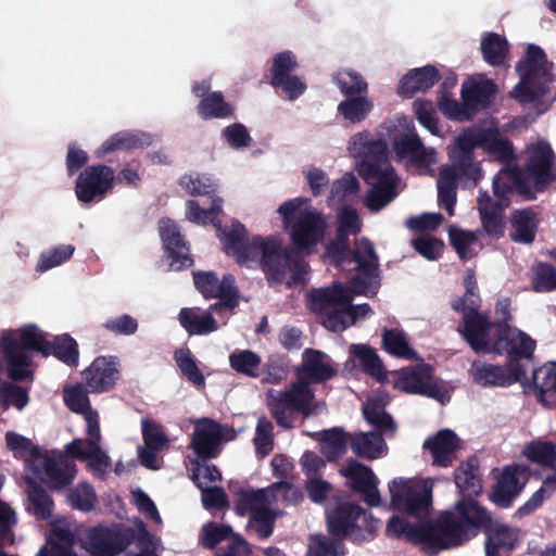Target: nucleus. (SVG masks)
Instances as JSON below:
<instances>
[{
    "label": "nucleus",
    "instance_id": "obj_1",
    "mask_svg": "<svg viewBox=\"0 0 556 556\" xmlns=\"http://www.w3.org/2000/svg\"><path fill=\"white\" fill-rule=\"evenodd\" d=\"M478 147L505 165L493 179L496 200H492L486 192H480L478 198L484 230L500 236L504 230L502 212L508 206L514 191L534 198L533 190L543 191L549 182H556V173H553L554 153L544 140L531 143L527 150V170L520 174L511 166L515 155L510 143L496 129L481 126L464 129L448 147L451 165L441 168L437 182L439 200L450 215H453L456 203V182L472 186L482 177L481 166L473 157V149Z\"/></svg>",
    "mask_w": 556,
    "mask_h": 556
},
{
    "label": "nucleus",
    "instance_id": "obj_2",
    "mask_svg": "<svg viewBox=\"0 0 556 556\" xmlns=\"http://www.w3.org/2000/svg\"><path fill=\"white\" fill-rule=\"evenodd\" d=\"M223 198L217 195L211 197L208 208L191 199L186 202L185 217L200 226L213 225L226 254L248 268L261 265L269 281L291 286L306 280L307 263L285 248L280 236H253L247 239V228L237 219L222 230L219 216L223 214Z\"/></svg>",
    "mask_w": 556,
    "mask_h": 556
},
{
    "label": "nucleus",
    "instance_id": "obj_3",
    "mask_svg": "<svg viewBox=\"0 0 556 556\" xmlns=\"http://www.w3.org/2000/svg\"><path fill=\"white\" fill-rule=\"evenodd\" d=\"M163 544L144 522L135 518L134 527L96 526L73 528L67 518L51 521L47 544L37 556H161Z\"/></svg>",
    "mask_w": 556,
    "mask_h": 556
},
{
    "label": "nucleus",
    "instance_id": "obj_4",
    "mask_svg": "<svg viewBox=\"0 0 556 556\" xmlns=\"http://www.w3.org/2000/svg\"><path fill=\"white\" fill-rule=\"evenodd\" d=\"M355 275L350 287L340 282L311 291L307 295L309 308L319 314L323 325L336 332L344 331L357 320L372 314L368 304L352 305L353 295L375 294L378 287V257L370 242L362 241L353 260Z\"/></svg>",
    "mask_w": 556,
    "mask_h": 556
},
{
    "label": "nucleus",
    "instance_id": "obj_5",
    "mask_svg": "<svg viewBox=\"0 0 556 556\" xmlns=\"http://www.w3.org/2000/svg\"><path fill=\"white\" fill-rule=\"evenodd\" d=\"M491 514L471 497L458 501L454 509L444 513L435 523L410 526L399 516L392 517L387 532L404 536L414 543H422L434 548L458 546L476 536L480 528H486L492 521Z\"/></svg>",
    "mask_w": 556,
    "mask_h": 556
},
{
    "label": "nucleus",
    "instance_id": "obj_6",
    "mask_svg": "<svg viewBox=\"0 0 556 556\" xmlns=\"http://www.w3.org/2000/svg\"><path fill=\"white\" fill-rule=\"evenodd\" d=\"M348 151L354 159L359 176L371 187L364 198V205L377 213L392 202L403 189L400 178L388 161V147L363 130L352 135Z\"/></svg>",
    "mask_w": 556,
    "mask_h": 556
},
{
    "label": "nucleus",
    "instance_id": "obj_7",
    "mask_svg": "<svg viewBox=\"0 0 556 556\" xmlns=\"http://www.w3.org/2000/svg\"><path fill=\"white\" fill-rule=\"evenodd\" d=\"M299 381L289 390H269L267 405L277 424L283 428L292 426V416L295 410L308 415L313 402V391L308 382H324L337 375L333 361L326 353L306 349L302 354V363L296 368Z\"/></svg>",
    "mask_w": 556,
    "mask_h": 556
},
{
    "label": "nucleus",
    "instance_id": "obj_8",
    "mask_svg": "<svg viewBox=\"0 0 556 556\" xmlns=\"http://www.w3.org/2000/svg\"><path fill=\"white\" fill-rule=\"evenodd\" d=\"M5 442L16 458L24 459L26 481L41 480L50 489L61 490L74 480L76 465L63 453L37 447L28 438L13 431L7 432Z\"/></svg>",
    "mask_w": 556,
    "mask_h": 556
},
{
    "label": "nucleus",
    "instance_id": "obj_9",
    "mask_svg": "<svg viewBox=\"0 0 556 556\" xmlns=\"http://www.w3.org/2000/svg\"><path fill=\"white\" fill-rule=\"evenodd\" d=\"M291 244L298 253L311 255L325 242L330 229V216L312 204L307 197H294L276 210Z\"/></svg>",
    "mask_w": 556,
    "mask_h": 556
},
{
    "label": "nucleus",
    "instance_id": "obj_10",
    "mask_svg": "<svg viewBox=\"0 0 556 556\" xmlns=\"http://www.w3.org/2000/svg\"><path fill=\"white\" fill-rule=\"evenodd\" d=\"M302 497L299 486L279 482L266 489L241 491L236 510L240 515L250 514V529L261 538H268L273 533L275 519L281 513L280 506L296 504Z\"/></svg>",
    "mask_w": 556,
    "mask_h": 556
},
{
    "label": "nucleus",
    "instance_id": "obj_11",
    "mask_svg": "<svg viewBox=\"0 0 556 556\" xmlns=\"http://www.w3.org/2000/svg\"><path fill=\"white\" fill-rule=\"evenodd\" d=\"M30 350L45 356L51 354L48 334L36 324H24L0 332V354L11 378L24 380L31 375L33 355Z\"/></svg>",
    "mask_w": 556,
    "mask_h": 556
},
{
    "label": "nucleus",
    "instance_id": "obj_12",
    "mask_svg": "<svg viewBox=\"0 0 556 556\" xmlns=\"http://www.w3.org/2000/svg\"><path fill=\"white\" fill-rule=\"evenodd\" d=\"M515 70L519 80L510 90V97L522 104L542 103L556 77L554 64L548 61L545 51L538 45L527 43Z\"/></svg>",
    "mask_w": 556,
    "mask_h": 556
},
{
    "label": "nucleus",
    "instance_id": "obj_13",
    "mask_svg": "<svg viewBox=\"0 0 556 556\" xmlns=\"http://www.w3.org/2000/svg\"><path fill=\"white\" fill-rule=\"evenodd\" d=\"M392 137V150L396 160L419 174L430 173L437 164L438 154L433 148H426L419 138L414 122L406 115H397L386 124Z\"/></svg>",
    "mask_w": 556,
    "mask_h": 556
},
{
    "label": "nucleus",
    "instance_id": "obj_14",
    "mask_svg": "<svg viewBox=\"0 0 556 556\" xmlns=\"http://www.w3.org/2000/svg\"><path fill=\"white\" fill-rule=\"evenodd\" d=\"M469 325V345L476 352L506 354L513 359L531 358L535 350V341L526 332L510 325L498 324L494 334L489 324L482 333L477 334L476 328Z\"/></svg>",
    "mask_w": 556,
    "mask_h": 556
},
{
    "label": "nucleus",
    "instance_id": "obj_15",
    "mask_svg": "<svg viewBox=\"0 0 556 556\" xmlns=\"http://www.w3.org/2000/svg\"><path fill=\"white\" fill-rule=\"evenodd\" d=\"M433 484L430 478H394L388 484L390 505L400 513L426 517L432 505Z\"/></svg>",
    "mask_w": 556,
    "mask_h": 556
},
{
    "label": "nucleus",
    "instance_id": "obj_16",
    "mask_svg": "<svg viewBox=\"0 0 556 556\" xmlns=\"http://www.w3.org/2000/svg\"><path fill=\"white\" fill-rule=\"evenodd\" d=\"M65 450L70 456L84 460L94 476L103 477L111 469V457L102 446L100 418L89 416L85 422L84 437L66 444Z\"/></svg>",
    "mask_w": 556,
    "mask_h": 556
},
{
    "label": "nucleus",
    "instance_id": "obj_17",
    "mask_svg": "<svg viewBox=\"0 0 556 556\" xmlns=\"http://www.w3.org/2000/svg\"><path fill=\"white\" fill-rule=\"evenodd\" d=\"M361 229L362 220L356 210L345 205L338 208L336 213L337 235L326 245V257L345 271H353L354 264L349 261L354 258L359 243L364 241V239L357 241L352 253L349 250L348 238L357 235ZM367 242L369 241L367 240Z\"/></svg>",
    "mask_w": 556,
    "mask_h": 556
},
{
    "label": "nucleus",
    "instance_id": "obj_18",
    "mask_svg": "<svg viewBox=\"0 0 556 556\" xmlns=\"http://www.w3.org/2000/svg\"><path fill=\"white\" fill-rule=\"evenodd\" d=\"M392 384L395 389L409 393L420 394L444 404L451 399V390L446 383L433 378L432 368L428 365L407 367L391 374Z\"/></svg>",
    "mask_w": 556,
    "mask_h": 556
},
{
    "label": "nucleus",
    "instance_id": "obj_19",
    "mask_svg": "<svg viewBox=\"0 0 556 556\" xmlns=\"http://www.w3.org/2000/svg\"><path fill=\"white\" fill-rule=\"evenodd\" d=\"M465 293L463 296L453 301L452 306L455 311L463 314V328L462 334L469 343V324L473 329L476 328L477 334L482 333L483 329L490 324L488 317L477 309L480 304V296L478 293L477 280L475 271L467 269L464 275Z\"/></svg>",
    "mask_w": 556,
    "mask_h": 556
},
{
    "label": "nucleus",
    "instance_id": "obj_20",
    "mask_svg": "<svg viewBox=\"0 0 556 556\" xmlns=\"http://www.w3.org/2000/svg\"><path fill=\"white\" fill-rule=\"evenodd\" d=\"M115 172L106 165H94L84 169L75 182V194L78 201L91 203L104 199L112 189Z\"/></svg>",
    "mask_w": 556,
    "mask_h": 556
},
{
    "label": "nucleus",
    "instance_id": "obj_21",
    "mask_svg": "<svg viewBox=\"0 0 556 556\" xmlns=\"http://www.w3.org/2000/svg\"><path fill=\"white\" fill-rule=\"evenodd\" d=\"M233 438L232 430L224 428L210 419H202L195 422L191 447L199 456L213 458L218 454L219 444Z\"/></svg>",
    "mask_w": 556,
    "mask_h": 556
},
{
    "label": "nucleus",
    "instance_id": "obj_22",
    "mask_svg": "<svg viewBox=\"0 0 556 556\" xmlns=\"http://www.w3.org/2000/svg\"><path fill=\"white\" fill-rule=\"evenodd\" d=\"M339 472L346 479V484L351 489L364 496L368 505L378 506L380 504L379 480L369 467L351 459L339 469Z\"/></svg>",
    "mask_w": 556,
    "mask_h": 556
},
{
    "label": "nucleus",
    "instance_id": "obj_23",
    "mask_svg": "<svg viewBox=\"0 0 556 556\" xmlns=\"http://www.w3.org/2000/svg\"><path fill=\"white\" fill-rule=\"evenodd\" d=\"M470 374L476 383L484 387H505L515 382H522L526 378L525 369L514 362H510L505 366L473 362L470 368Z\"/></svg>",
    "mask_w": 556,
    "mask_h": 556
},
{
    "label": "nucleus",
    "instance_id": "obj_24",
    "mask_svg": "<svg viewBox=\"0 0 556 556\" xmlns=\"http://www.w3.org/2000/svg\"><path fill=\"white\" fill-rule=\"evenodd\" d=\"M81 377L89 392H106L119 378L118 359L114 356H98L83 370Z\"/></svg>",
    "mask_w": 556,
    "mask_h": 556
},
{
    "label": "nucleus",
    "instance_id": "obj_25",
    "mask_svg": "<svg viewBox=\"0 0 556 556\" xmlns=\"http://www.w3.org/2000/svg\"><path fill=\"white\" fill-rule=\"evenodd\" d=\"M160 236L166 252L168 268L180 270L191 266L192 260L189 248L185 242L178 225L169 219L163 218L160 222Z\"/></svg>",
    "mask_w": 556,
    "mask_h": 556
},
{
    "label": "nucleus",
    "instance_id": "obj_26",
    "mask_svg": "<svg viewBox=\"0 0 556 556\" xmlns=\"http://www.w3.org/2000/svg\"><path fill=\"white\" fill-rule=\"evenodd\" d=\"M329 531L338 536L352 535L355 529L367 526V515L357 505L350 502H338L327 508Z\"/></svg>",
    "mask_w": 556,
    "mask_h": 556
},
{
    "label": "nucleus",
    "instance_id": "obj_27",
    "mask_svg": "<svg viewBox=\"0 0 556 556\" xmlns=\"http://www.w3.org/2000/svg\"><path fill=\"white\" fill-rule=\"evenodd\" d=\"M529 480V470L525 465L506 466L493 488L491 500L500 506H508L519 495Z\"/></svg>",
    "mask_w": 556,
    "mask_h": 556
},
{
    "label": "nucleus",
    "instance_id": "obj_28",
    "mask_svg": "<svg viewBox=\"0 0 556 556\" xmlns=\"http://www.w3.org/2000/svg\"><path fill=\"white\" fill-rule=\"evenodd\" d=\"M141 430L144 444L138 446L139 460L146 468L152 470L160 469L162 462L156 456V453L168 446L169 439L164 433L162 427L150 419L141 420Z\"/></svg>",
    "mask_w": 556,
    "mask_h": 556
},
{
    "label": "nucleus",
    "instance_id": "obj_29",
    "mask_svg": "<svg viewBox=\"0 0 556 556\" xmlns=\"http://www.w3.org/2000/svg\"><path fill=\"white\" fill-rule=\"evenodd\" d=\"M235 279L231 276H225L222 281L213 273H195V288L204 298L219 299L218 305H225L228 309L237 306V291L235 288Z\"/></svg>",
    "mask_w": 556,
    "mask_h": 556
},
{
    "label": "nucleus",
    "instance_id": "obj_30",
    "mask_svg": "<svg viewBox=\"0 0 556 556\" xmlns=\"http://www.w3.org/2000/svg\"><path fill=\"white\" fill-rule=\"evenodd\" d=\"M230 311L227 306L218 304L211 306L206 313H200L197 308H185L179 313V321L190 334H205L218 328L215 315L224 320Z\"/></svg>",
    "mask_w": 556,
    "mask_h": 556
},
{
    "label": "nucleus",
    "instance_id": "obj_31",
    "mask_svg": "<svg viewBox=\"0 0 556 556\" xmlns=\"http://www.w3.org/2000/svg\"><path fill=\"white\" fill-rule=\"evenodd\" d=\"M440 77V70L432 64L412 68L400 78L397 93L407 99L417 93H426L439 81Z\"/></svg>",
    "mask_w": 556,
    "mask_h": 556
},
{
    "label": "nucleus",
    "instance_id": "obj_32",
    "mask_svg": "<svg viewBox=\"0 0 556 556\" xmlns=\"http://www.w3.org/2000/svg\"><path fill=\"white\" fill-rule=\"evenodd\" d=\"M520 541V532L500 521L492 520L485 528V554L488 556H506Z\"/></svg>",
    "mask_w": 556,
    "mask_h": 556
},
{
    "label": "nucleus",
    "instance_id": "obj_33",
    "mask_svg": "<svg viewBox=\"0 0 556 556\" xmlns=\"http://www.w3.org/2000/svg\"><path fill=\"white\" fill-rule=\"evenodd\" d=\"M459 447V439L450 429H442L435 434L428 437L424 442V448L431 454L432 464L440 467L450 466Z\"/></svg>",
    "mask_w": 556,
    "mask_h": 556
},
{
    "label": "nucleus",
    "instance_id": "obj_34",
    "mask_svg": "<svg viewBox=\"0 0 556 556\" xmlns=\"http://www.w3.org/2000/svg\"><path fill=\"white\" fill-rule=\"evenodd\" d=\"M496 91V85L491 79L478 74L463 83L460 97L477 113L490 103Z\"/></svg>",
    "mask_w": 556,
    "mask_h": 556
},
{
    "label": "nucleus",
    "instance_id": "obj_35",
    "mask_svg": "<svg viewBox=\"0 0 556 556\" xmlns=\"http://www.w3.org/2000/svg\"><path fill=\"white\" fill-rule=\"evenodd\" d=\"M375 103L368 93L350 96L338 103L337 113L348 125H359L374 112Z\"/></svg>",
    "mask_w": 556,
    "mask_h": 556
},
{
    "label": "nucleus",
    "instance_id": "obj_36",
    "mask_svg": "<svg viewBox=\"0 0 556 556\" xmlns=\"http://www.w3.org/2000/svg\"><path fill=\"white\" fill-rule=\"evenodd\" d=\"M152 136L140 130L119 131L106 139L96 151L98 157L116 150H132L149 147L152 143Z\"/></svg>",
    "mask_w": 556,
    "mask_h": 556
},
{
    "label": "nucleus",
    "instance_id": "obj_37",
    "mask_svg": "<svg viewBox=\"0 0 556 556\" xmlns=\"http://www.w3.org/2000/svg\"><path fill=\"white\" fill-rule=\"evenodd\" d=\"M389 402L386 393H377L368 399L363 407V414L367 422L379 431L393 433L395 430L393 420L390 415L384 412V407Z\"/></svg>",
    "mask_w": 556,
    "mask_h": 556
},
{
    "label": "nucleus",
    "instance_id": "obj_38",
    "mask_svg": "<svg viewBox=\"0 0 556 556\" xmlns=\"http://www.w3.org/2000/svg\"><path fill=\"white\" fill-rule=\"evenodd\" d=\"M351 448L358 457L377 459L387 454L383 438L376 432H358L351 438Z\"/></svg>",
    "mask_w": 556,
    "mask_h": 556
},
{
    "label": "nucleus",
    "instance_id": "obj_39",
    "mask_svg": "<svg viewBox=\"0 0 556 556\" xmlns=\"http://www.w3.org/2000/svg\"><path fill=\"white\" fill-rule=\"evenodd\" d=\"M349 351L365 372L380 382L389 378L376 350L367 344H351Z\"/></svg>",
    "mask_w": 556,
    "mask_h": 556
},
{
    "label": "nucleus",
    "instance_id": "obj_40",
    "mask_svg": "<svg viewBox=\"0 0 556 556\" xmlns=\"http://www.w3.org/2000/svg\"><path fill=\"white\" fill-rule=\"evenodd\" d=\"M480 49L488 64L501 66L505 64L509 53V43L504 35L488 33L481 38Z\"/></svg>",
    "mask_w": 556,
    "mask_h": 556
},
{
    "label": "nucleus",
    "instance_id": "obj_41",
    "mask_svg": "<svg viewBox=\"0 0 556 556\" xmlns=\"http://www.w3.org/2000/svg\"><path fill=\"white\" fill-rule=\"evenodd\" d=\"M63 399L66 406L75 414L81 415L84 421L89 416L99 419V412L91 407L88 394L81 384L67 386L63 389Z\"/></svg>",
    "mask_w": 556,
    "mask_h": 556
},
{
    "label": "nucleus",
    "instance_id": "obj_42",
    "mask_svg": "<svg viewBox=\"0 0 556 556\" xmlns=\"http://www.w3.org/2000/svg\"><path fill=\"white\" fill-rule=\"evenodd\" d=\"M382 344L391 355L404 359H417V352L410 346L406 333L402 329H383Z\"/></svg>",
    "mask_w": 556,
    "mask_h": 556
},
{
    "label": "nucleus",
    "instance_id": "obj_43",
    "mask_svg": "<svg viewBox=\"0 0 556 556\" xmlns=\"http://www.w3.org/2000/svg\"><path fill=\"white\" fill-rule=\"evenodd\" d=\"M513 231L510 237L513 240L530 243L533 241L538 227V217L531 210L516 211L511 216Z\"/></svg>",
    "mask_w": 556,
    "mask_h": 556
},
{
    "label": "nucleus",
    "instance_id": "obj_44",
    "mask_svg": "<svg viewBox=\"0 0 556 556\" xmlns=\"http://www.w3.org/2000/svg\"><path fill=\"white\" fill-rule=\"evenodd\" d=\"M552 442L534 440L527 443L522 454L532 463L547 467L556 475V451Z\"/></svg>",
    "mask_w": 556,
    "mask_h": 556
},
{
    "label": "nucleus",
    "instance_id": "obj_45",
    "mask_svg": "<svg viewBox=\"0 0 556 556\" xmlns=\"http://www.w3.org/2000/svg\"><path fill=\"white\" fill-rule=\"evenodd\" d=\"M314 437L319 443L320 452L329 460L341 457L346 451V437L339 428L324 430L315 433Z\"/></svg>",
    "mask_w": 556,
    "mask_h": 556
},
{
    "label": "nucleus",
    "instance_id": "obj_46",
    "mask_svg": "<svg viewBox=\"0 0 556 556\" xmlns=\"http://www.w3.org/2000/svg\"><path fill=\"white\" fill-rule=\"evenodd\" d=\"M332 81L339 88L344 98L368 93L367 81L354 70L345 68L336 72L332 75Z\"/></svg>",
    "mask_w": 556,
    "mask_h": 556
},
{
    "label": "nucleus",
    "instance_id": "obj_47",
    "mask_svg": "<svg viewBox=\"0 0 556 556\" xmlns=\"http://www.w3.org/2000/svg\"><path fill=\"white\" fill-rule=\"evenodd\" d=\"M455 483L464 497L476 496L482 491L478 468L471 463L458 467L455 472Z\"/></svg>",
    "mask_w": 556,
    "mask_h": 556
},
{
    "label": "nucleus",
    "instance_id": "obj_48",
    "mask_svg": "<svg viewBox=\"0 0 556 556\" xmlns=\"http://www.w3.org/2000/svg\"><path fill=\"white\" fill-rule=\"evenodd\" d=\"M198 112L204 119L226 118L232 115V108L224 100V96L219 91H213L204 97L199 105Z\"/></svg>",
    "mask_w": 556,
    "mask_h": 556
},
{
    "label": "nucleus",
    "instance_id": "obj_49",
    "mask_svg": "<svg viewBox=\"0 0 556 556\" xmlns=\"http://www.w3.org/2000/svg\"><path fill=\"white\" fill-rule=\"evenodd\" d=\"M179 186L191 195H208L217 189L218 184L208 174L192 172L179 178Z\"/></svg>",
    "mask_w": 556,
    "mask_h": 556
},
{
    "label": "nucleus",
    "instance_id": "obj_50",
    "mask_svg": "<svg viewBox=\"0 0 556 556\" xmlns=\"http://www.w3.org/2000/svg\"><path fill=\"white\" fill-rule=\"evenodd\" d=\"M75 252L72 244H59L45 250L36 264V271L46 273L50 269L59 267L71 260Z\"/></svg>",
    "mask_w": 556,
    "mask_h": 556
},
{
    "label": "nucleus",
    "instance_id": "obj_51",
    "mask_svg": "<svg viewBox=\"0 0 556 556\" xmlns=\"http://www.w3.org/2000/svg\"><path fill=\"white\" fill-rule=\"evenodd\" d=\"M359 184L357 178L350 173L332 181L330 186L328 203L353 201L357 198Z\"/></svg>",
    "mask_w": 556,
    "mask_h": 556
},
{
    "label": "nucleus",
    "instance_id": "obj_52",
    "mask_svg": "<svg viewBox=\"0 0 556 556\" xmlns=\"http://www.w3.org/2000/svg\"><path fill=\"white\" fill-rule=\"evenodd\" d=\"M37 481H26L29 484L27 491L28 510L38 518L49 519L52 516L53 501L43 489L36 484Z\"/></svg>",
    "mask_w": 556,
    "mask_h": 556
},
{
    "label": "nucleus",
    "instance_id": "obj_53",
    "mask_svg": "<svg viewBox=\"0 0 556 556\" xmlns=\"http://www.w3.org/2000/svg\"><path fill=\"white\" fill-rule=\"evenodd\" d=\"M448 235L452 245L462 260H470L480 250V243L473 232L451 227Z\"/></svg>",
    "mask_w": 556,
    "mask_h": 556
},
{
    "label": "nucleus",
    "instance_id": "obj_54",
    "mask_svg": "<svg viewBox=\"0 0 556 556\" xmlns=\"http://www.w3.org/2000/svg\"><path fill=\"white\" fill-rule=\"evenodd\" d=\"M299 68L296 54L291 50H283L273 55L270 66V83L292 76Z\"/></svg>",
    "mask_w": 556,
    "mask_h": 556
},
{
    "label": "nucleus",
    "instance_id": "obj_55",
    "mask_svg": "<svg viewBox=\"0 0 556 556\" xmlns=\"http://www.w3.org/2000/svg\"><path fill=\"white\" fill-rule=\"evenodd\" d=\"M534 384L538 389V399L547 403L546 395L556 392V363L549 362L533 372Z\"/></svg>",
    "mask_w": 556,
    "mask_h": 556
},
{
    "label": "nucleus",
    "instance_id": "obj_56",
    "mask_svg": "<svg viewBox=\"0 0 556 556\" xmlns=\"http://www.w3.org/2000/svg\"><path fill=\"white\" fill-rule=\"evenodd\" d=\"M413 111L418 123L431 135L441 137L437 109L431 101L418 99L413 102Z\"/></svg>",
    "mask_w": 556,
    "mask_h": 556
},
{
    "label": "nucleus",
    "instance_id": "obj_57",
    "mask_svg": "<svg viewBox=\"0 0 556 556\" xmlns=\"http://www.w3.org/2000/svg\"><path fill=\"white\" fill-rule=\"evenodd\" d=\"M51 354L68 365H77L79 352L77 342L68 334L58 336L51 344Z\"/></svg>",
    "mask_w": 556,
    "mask_h": 556
},
{
    "label": "nucleus",
    "instance_id": "obj_58",
    "mask_svg": "<svg viewBox=\"0 0 556 556\" xmlns=\"http://www.w3.org/2000/svg\"><path fill=\"white\" fill-rule=\"evenodd\" d=\"M67 502L75 509L89 511L94 508L97 494L92 485L81 482L68 492Z\"/></svg>",
    "mask_w": 556,
    "mask_h": 556
},
{
    "label": "nucleus",
    "instance_id": "obj_59",
    "mask_svg": "<svg viewBox=\"0 0 556 556\" xmlns=\"http://www.w3.org/2000/svg\"><path fill=\"white\" fill-rule=\"evenodd\" d=\"M28 394L22 387L13 383L0 386V408L5 412L13 406L22 410L28 404Z\"/></svg>",
    "mask_w": 556,
    "mask_h": 556
},
{
    "label": "nucleus",
    "instance_id": "obj_60",
    "mask_svg": "<svg viewBox=\"0 0 556 556\" xmlns=\"http://www.w3.org/2000/svg\"><path fill=\"white\" fill-rule=\"evenodd\" d=\"M229 363L236 371L256 377L261 365V357L250 350L233 352L229 356Z\"/></svg>",
    "mask_w": 556,
    "mask_h": 556
},
{
    "label": "nucleus",
    "instance_id": "obj_61",
    "mask_svg": "<svg viewBox=\"0 0 556 556\" xmlns=\"http://www.w3.org/2000/svg\"><path fill=\"white\" fill-rule=\"evenodd\" d=\"M302 175L314 197L321 195L329 187V176L321 167L306 165L302 168Z\"/></svg>",
    "mask_w": 556,
    "mask_h": 556
},
{
    "label": "nucleus",
    "instance_id": "obj_62",
    "mask_svg": "<svg viewBox=\"0 0 556 556\" xmlns=\"http://www.w3.org/2000/svg\"><path fill=\"white\" fill-rule=\"evenodd\" d=\"M556 490V475L545 478L542 486L519 508L520 515H528L542 506Z\"/></svg>",
    "mask_w": 556,
    "mask_h": 556
},
{
    "label": "nucleus",
    "instance_id": "obj_63",
    "mask_svg": "<svg viewBox=\"0 0 556 556\" xmlns=\"http://www.w3.org/2000/svg\"><path fill=\"white\" fill-rule=\"evenodd\" d=\"M307 556H343L342 545L337 540L324 535H313L309 541Z\"/></svg>",
    "mask_w": 556,
    "mask_h": 556
},
{
    "label": "nucleus",
    "instance_id": "obj_64",
    "mask_svg": "<svg viewBox=\"0 0 556 556\" xmlns=\"http://www.w3.org/2000/svg\"><path fill=\"white\" fill-rule=\"evenodd\" d=\"M533 288L539 292L556 289V268L546 263H539L533 268Z\"/></svg>",
    "mask_w": 556,
    "mask_h": 556
}]
</instances>
